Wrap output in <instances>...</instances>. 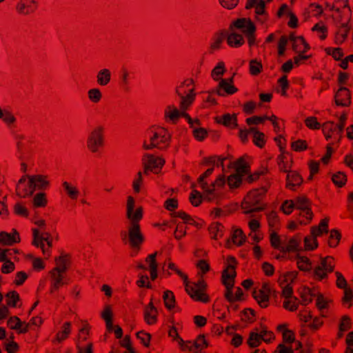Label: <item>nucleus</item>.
<instances>
[{
  "mask_svg": "<svg viewBox=\"0 0 353 353\" xmlns=\"http://www.w3.org/2000/svg\"><path fill=\"white\" fill-rule=\"evenodd\" d=\"M135 201L133 196H128L126 203V218L130 220L128 231L121 230L119 233L122 242L129 245L132 249L140 250L145 237L141 232L140 221L143 217V208L139 206L134 212Z\"/></svg>",
  "mask_w": 353,
  "mask_h": 353,
  "instance_id": "nucleus-1",
  "label": "nucleus"
},
{
  "mask_svg": "<svg viewBox=\"0 0 353 353\" xmlns=\"http://www.w3.org/2000/svg\"><path fill=\"white\" fill-rule=\"evenodd\" d=\"M227 261L230 264L222 271L221 282L225 287V298L230 303H234L236 301H241L243 295L242 289L240 287L236 288L235 296L232 294V288L235 283V278L236 276V268L238 262L233 256H228Z\"/></svg>",
  "mask_w": 353,
  "mask_h": 353,
  "instance_id": "nucleus-2",
  "label": "nucleus"
},
{
  "mask_svg": "<svg viewBox=\"0 0 353 353\" xmlns=\"http://www.w3.org/2000/svg\"><path fill=\"white\" fill-rule=\"evenodd\" d=\"M270 187V183L267 184L260 188H256L248 192L241 203V208L245 210V214L261 212L265 209L266 204H261L265 194Z\"/></svg>",
  "mask_w": 353,
  "mask_h": 353,
  "instance_id": "nucleus-3",
  "label": "nucleus"
},
{
  "mask_svg": "<svg viewBox=\"0 0 353 353\" xmlns=\"http://www.w3.org/2000/svg\"><path fill=\"white\" fill-rule=\"evenodd\" d=\"M233 27L242 30V32L245 34L248 39V43L250 47L254 45L256 27L250 18H239L236 19L230 24V29L232 30Z\"/></svg>",
  "mask_w": 353,
  "mask_h": 353,
  "instance_id": "nucleus-4",
  "label": "nucleus"
},
{
  "mask_svg": "<svg viewBox=\"0 0 353 353\" xmlns=\"http://www.w3.org/2000/svg\"><path fill=\"white\" fill-rule=\"evenodd\" d=\"M207 288L206 281L201 278L197 282L192 283V285H186V292L194 301L207 303L210 300L209 295L205 292Z\"/></svg>",
  "mask_w": 353,
  "mask_h": 353,
  "instance_id": "nucleus-5",
  "label": "nucleus"
},
{
  "mask_svg": "<svg viewBox=\"0 0 353 353\" xmlns=\"http://www.w3.org/2000/svg\"><path fill=\"white\" fill-rule=\"evenodd\" d=\"M105 128L103 125H97L90 132L86 145L92 153H97L105 145Z\"/></svg>",
  "mask_w": 353,
  "mask_h": 353,
  "instance_id": "nucleus-6",
  "label": "nucleus"
},
{
  "mask_svg": "<svg viewBox=\"0 0 353 353\" xmlns=\"http://www.w3.org/2000/svg\"><path fill=\"white\" fill-rule=\"evenodd\" d=\"M320 259V265L315 267L313 272L314 278L319 281L327 279L328 274L333 272L335 269V260L333 256H321Z\"/></svg>",
  "mask_w": 353,
  "mask_h": 353,
  "instance_id": "nucleus-7",
  "label": "nucleus"
},
{
  "mask_svg": "<svg viewBox=\"0 0 353 353\" xmlns=\"http://www.w3.org/2000/svg\"><path fill=\"white\" fill-rule=\"evenodd\" d=\"M163 134L154 132L153 136L150 138V143L147 144L145 142L143 144L144 150H148L157 148L159 150H165L170 145L171 135L168 133L165 128H161Z\"/></svg>",
  "mask_w": 353,
  "mask_h": 353,
  "instance_id": "nucleus-8",
  "label": "nucleus"
},
{
  "mask_svg": "<svg viewBox=\"0 0 353 353\" xmlns=\"http://www.w3.org/2000/svg\"><path fill=\"white\" fill-rule=\"evenodd\" d=\"M142 161L144 168L143 173L145 174H148V171L158 174L165 163L163 158L156 157L154 155L150 154H145Z\"/></svg>",
  "mask_w": 353,
  "mask_h": 353,
  "instance_id": "nucleus-9",
  "label": "nucleus"
},
{
  "mask_svg": "<svg viewBox=\"0 0 353 353\" xmlns=\"http://www.w3.org/2000/svg\"><path fill=\"white\" fill-rule=\"evenodd\" d=\"M245 157L243 156L237 159L234 162V168H235L236 173L232 174L229 176V182L234 179L235 183L234 186H240L243 181V176L245 175V165L246 164Z\"/></svg>",
  "mask_w": 353,
  "mask_h": 353,
  "instance_id": "nucleus-10",
  "label": "nucleus"
},
{
  "mask_svg": "<svg viewBox=\"0 0 353 353\" xmlns=\"http://www.w3.org/2000/svg\"><path fill=\"white\" fill-rule=\"evenodd\" d=\"M336 105L341 107H349L351 105V92L343 86H341L334 95Z\"/></svg>",
  "mask_w": 353,
  "mask_h": 353,
  "instance_id": "nucleus-11",
  "label": "nucleus"
},
{
  "mask_svg": "<svg viewBox=\"0 0 353 353\" xmlns=\"http://www.w3.org/2000/svg\"><path fill=\"white\" fill-rule=\"evenodd\" d=\"M70 258L71 256L69 254H65L62 252L59 256L55 257L54 262L56 267L52 268L50 271L58 273H65L71 264Z\"/></svg>",
  "mask_w": 353,
  "mask_h": 353,
  "instance_id": "nucleus-12",
  "label": "nucleus"
},
{
  "mask_svg": "<svg viewBox=\"0 0 353 353\" xmlns=\"http://www.w3.org/2000/svg\"><path fill=\"white\" fill-rule=\"evenodd\" d=\"M215 123L223 125L230 129H235L238 127V120L236 114H232L225 113L222 116H216L214 117Z\"/></svg>",
  "mask_w": 353,
  "mask_h": 353,
  "instance_id": "nucleus-13",
  "label": "nucleus"
},
{
  "mask_svg": "<svg viewBox=\"0 0 353 353\" xmlns=\"http://www.w3.org/2000/svg\"><path fill=\"white\" fill-rule=\"evenodd\" d=\"M49 274L50 276L51 281L50 294H54L55 292H57L60 288L68 284V280L64 279L63 276V273H58L50 271Z\"/></svg>",
  "mask_w": 353,
  "mask_h": 353,
  "instance_id": "nucleus-14",
  "label": "nucleus"
},
{
  "mask_svg": "<svg viewBox=\"0 0 353 353\" xmlns=\"http://www.w3.org/2000/svg\"><path fill=\"white\" fill-rule=\"evenodd\" d=\"M30 186H32L33 190H46L50 185V181L48 180V176L43 174H34L28 176Z\"/></svg>",
  "mask_w": 353,
  "mask_h": 353,
  "instance_id": "nucleus-15",
  "label": "nucleus"
},
{
  "mask_svg": "<svg viewBox=\"0 0 353 353\" xmlns=\"http://www.w3.org/2000/svg\"><path fill=\"white\" fill-rule=\"evenodd\" d=\"M285 188L292 191L296 190V187H299L303 182L301 175L296 170L287 172Z\"/></svg>",
  "mask_w": 353,
  "mask_h": 353,
  "instance_id": "nucleus-16",
  "label": "nucleus"
},
{
  "mask_svg": "<svg viewBox=\"0 0 353 353\" xmlns=\"http://www.w3.org/2000/svg\"><path fill=\"white\" fill-rule=\"evenodd\" d=\"M20 241L21 238L19 233L15 228L12 229V233H8L5 231L0 232V243L3 245L10 246Z\"/></svg>",
  "mask_w": 353,
  "mask_h": 353,
  "instance_id": "nucleus-17",
  "label": "nucleus"
},
{
  "mask_svg": "<svg viewBox=\"0 0 353 353\" xmlns=\"http://www.w3.org/2000/svg\"><path fill=\"white\" fill-rule=\"evenodd\" d=\"M293 164L292 155L289 152L281 153L278 157V165L281 172H287L290 170Z\"/></svg>",
  "mask_w": 353,
  "mask_h": 353,
  "instance_id": "nucleus-18",
  "label": "nucleus"
},
{
  "mask_svg": "<svg viewBox=\"0 0 353 353\" xmlns=\"http://www.w3.org/2000/svg\"><path fill=\"white\" fill-rule=\"evenodd\" d=\"M176 93L181 97L180 109L181 111L186 110L193 103L195 99L196 93L194 89L190 90L189 93L186 96H183L179 88L176 89Z\"/></svg>",
  "mask_w": 353,
  "mask_h": 353,
  "instance_id": "nucleus-19",
  "label": "nucleus"
},
{
  "mask_svg": "<svg viewBox=\"0 0 353 353\" xmlns=\"http://www.w3.org/2000/svg\"><path fill=\"white\" fill-rule=\"evenodd\" d=\"M16 9L19 14H28L37 9L36 2L34 0H21Z\"/></svg>",
  "mask_w": 353,
  "mask_h": 353,
  "instance_id": "nucleus-20",
  "label": "nucleus"
},
{
  "mask_svg": "<svg viewBox=\"0 0 353 353\" xmlns=\"http://www.w3.org/2000/svg\"><path fill=\"white\" fill-rule=\"evenodd\" d=\"M252 8H255V14L256 15L267 14L265 2L264 0H248L245 8L250 10Z\"/></svg>",
  "mask_w": 353,
  "mask_h": 353,
  "instance_id": "nucleus-21",
  "label": "nucleus"
},
{
  "mask_svg": "<svg viewBox=\"0 0 353 353\" xmlns=\"http://www.w3.org/2000/svg\"><path fill=\"white\" fill-rule=\"evenodd\" d=\"M252 294L261 307L266 308L268 307L270 300L269 294L265 293L263 290H259L258 294L256 290H254Z\"/></svg>",
  "mask_w": 353,
  "mask_h": 353,
  "instance_id": "nucleus-22",
  "label": "nucleus"
},
{
  "mask_svg": "<svg viewBox=\"0 0 353 353\" xmlns=\"http://www.w3.org/2000/svg\"><path fill=\"white\" fill-rule=\"evenodd\" d=\"M157 252H155L147 256L145 261L149 263L150 271V279L152 281H154L158 276V263L156 260Z\"/></svg>",
  "mask_w": 353,
  "mask_h": 353,
  "instance_id": "nucleus-23",
  "label": "nucleus"
},
{
  "mask_svg": "<svg viewBox=\"0 0 353 353\" xmlns=\"http://www.w3.org/2000/svg\"><path fill=\"white\" fill-rule=\"evenodd\" d=\"M227 43L230 47L239 48L244 44L245 40L241 34L232 32L230 34H227Z\"/></svg>",
  "mask_w": 353,
  "mask_h": 353,
  "instance_id": "nucleus-24",
  "label": "nucleus"
},
{
  "mask_svg": "<svg viewBox=\"0 0 353 353\" xmlns=\"http://www.w3.org/2000/svg\"><path fill=\"white\" fill-rule=\"evenodd\" d=\"M297 259V268L303 272H310L312 270V261L305 256H301L299 253L296 255Z\"/></svg>",
  "mask_w": 353,
  "mask_h": 353,
  "instance_id": "nucleus-25",
  "label": "nucleus"
},
{
  "mask_svg": "<svg viewBox=\"0 0 353 353\" xmlns=\"http://www.w3.org/2000/svg\"><path fill=\"white\" fill-rule=\"evenodd\" d=\"M61 329V331H59L57 333L56 337L54 339V341L58 343L63 342L69 336L71 332V323L70 321L65 322L63 324Z\"/></svg>",
  "mask_w": 353,
  "mask_h": 353,
  "instance_id": "nucleus-26",
  "label": "nucleus"
},
{
  "mask_svg": "<svg viewBox=\"0 0 353 353\" xmlns=\"http://www.w3.org/2000/svg\"><path fill=\"white\" fill-rule=\"evenodd\" d=\"M111 80V72L109 69L104 68L99 70L97 74V83L101 86L107 85Z\"/></svg>",
  "mask_w": 353,
  "mask_h": 353,
  "instance_id": "nucleus-27",
  "label": "nucleus"
},
{
  "mask_svg": "<svg viewBox=\"0 0 353 353\" xmlns=\"http://www.w3.org/2000/svg\"><path fill=\"white\" fill-rule=\"evenodd\" d=\"M232 229L233 233L231 236V239L233 243L239 247L243 245L246 241L247 239L243 231L240 228L234 229V227L232 228Z\"/></svg>",
  "mask_w": 353,
  "mask_h": 353,
  "instance_id": "nucleus-28",
  "label": "nucleus"
},
{
  "mask_svg": "<svg viewBox=\"0 0 353 353\" xmlns=\"http://www.w3.org/2000/svg\"><path fill=\"white\" fill-rule=\"evenodd\" d=\"M299 241H300V239H299V236L295 235L294 236L292 237L289 240L288 244L287 246L281 247V252L285 253V252L300 251L301 249L299 248Z\"/></svg>",
  "mask_w": 353,
  "mask_h": 353,
  "instance_id": "nucleus-29",
  "label": "nucleus"
},
{
  "mask_svg": "<svg viewBox=\"0 0 353 353\" xmlns=\"http://www.w3.org/2000/svg\"><path fill=\"white\" fill-rule=\"evenodd\" d=\"M341 233L337 229H332L330 231V236L327 241V244L330 248H336L341 239Z\"/></svg>",
  "mask_w": 353,
  "mask_h": 353,
  "instance_id": "nucleus-30",
  "label": "nucleus"
},
{
  "mask_svg": "<svg viewBox=\"0 0 353 353\" xmlns=\"http://www.w3.org/2000/svg\"><path fill=\"white\" fill-rule=\"evenodd\" d=\"M223 228L224 226L219 222L211 223L208 227V231L212 235L211 238L216 240L218 234H219L220 237H222L223 235Z\"/></svg>",
  "mask_w": 353,
  "mask_h": 353,
  "instance_id": "nucleus-31",
  "label": "nucleus"
},
{
  "mask_svg": "<svg viewBox=\"0 0 353 353\" xmlns=\"http://www.w3.org/2000/svg\"><path fill=\"white\" fill-rule=\"evenodd\" d=\"M62 186L68 195V196L72 199L76 200L79 195V191L78 190L76 186L72 185L71 183H68V181H64L62 183Z\"/></svg>",
  "mask_w": 353,
  "mask_h": 353,
  "instance_id": "nucleus-32",
  "label": "nucleus"
},
{
  "mask_svg": "<svg viewBox=\"0 0 353 353\" xmlns=\"http://www.w3.org/2000/svg\"><path fill=\"white\" fill-rule=\"evenodd\" d=\"M269 170L268 167H261L260 170L254 172L253 173H250L246 178H245V181L248 183H252L256 181H258L261 176H263L268 174Z\"/></svg>",
  "mask_w": 353,
  "mask_h": 353,
  "instance_id": "nucleus-33",
  "label": "nucleus"
},
{
  "mask_svg": "<svg viewBox=\"0 0 353 353\" xmlns=\"http://www.w3.org/2000/svg\"><path fill=\"white\" fill-rule=\"evenodd\" d=\"M163 299L165 307L168 310H172L175 307V296L174 293L170 290H166L163 292Z\"/></svg>",
  "mask_w": 353,
  "mask_h": 353,
  "instance_id": "nucleus-34",
  "label": "nucleus"
},
{
  "mask_svg": "<svg viewBox=\"0 0 353 353\" xmlns=\"http://www.w3.org/2000/svg\"><path fill=\"white\" fill-rule=\"evenodd\" d=\"M347 181V175L343 172L339 171L332 176V181L338 188L343 187Z\"/></svg>",
  "mask_w": 353,
  "mask_h": 353,
  "instance_id": "nucleus-35",
  "label": "nucleus"
},
{
  "mask_svg": "<svg viewBox=\"0 0 353 353\" xmlns=\"http://www.w3.org/2000/svg\"><path fill=\"white\" fill-rule=\"evenodd\" d=\"M294 202L295 204V208L301 211L307 208L311 207L312 204L310 200L305 195L296 197Z\"/></svg>",
  "mask_w": 353,
  "mask_h": 353,
  "instance_id": "nucleus-36",
  "label": "nucleus"
},
{
  "mask_svg": "<svg viewBox=\"0 0 353 353\" xmlns=\"http://www.w3.org/2000/svg\"><path fill=\"white\" fill-rule=\"evenodd\" d=\"M227 36V31L223 30L219 32H216L214 35V41L211 43L210 49L212 50H216L221 48V46L225 37Z\"/></svg>",
  "mask_w": 353,
  "mask_h": 353,
  "instance_id": "nucleus-37",
  "label": "nucleus"
},
{
  "mask_svg": "<svg viewBox=\"0 0 353 353\" xmlns=\"http://www.w3.org/2000/svg\"><path fill=\"white\" fill-rule=\"evenodd\" d=\"M351 21V17H350L347 21L344 23H341L340 25L336 24L337 29H340V32L342 34V39L341 42H345L348 37V34L351 30V26L350 24Z\"/></svg>",
  "mask_w": 353,
  "mask_h": 353,
  "instance_id": "nucleus-38",
  "label": "nucleus"
},
{
  "mask_svg": "<svg viewBox=\"0 0 353 353\" xmlns=\"http://www.w3.org/2000/svg\"><path fill=\"white\" fill-rule=\"evenodd\" d=\"M6 304L9 307H15L17 303L20 301V296L19 293L15 290L8 292L6 294Z\"/></svg>",
  "mask_w": 353,
  "mask_h": 353,
  "instance_id": "nucleus-39",
  "label": "nucleus"
},
{
  "mask_svg": "<svg viewBox=\"0 0 353 353\" xmlns=\"http://www.w3.org/2000/svg\"><path fill=\"white\" fill-rule=\"evenodd\" d=\"M322 131L326 140L332 137V133L336 131V125L334 121H326L321 125Z\"/></svg>",
  "mask_w": 353,
  "mask_h": 353,
  "instance_id": "nucleus-40",
  "label": "nucleus"
},
{
  "mask_svg": "<svg viewBox=\"0 0 353 353\" xmlns=\"http://www.w3.org/2000/svg\"><path fill=\"white\" fill-rule=\"evenodd\" d=\"M219 88H222L225 94H233L238 91V89L233 85L228 82L226 79H221L219 81Z\"/></svg>",
  "mask_w": 353,
  "mask_h": 353,
  "instance_id": "nucleus-41",
  "label": "nucleus"
},
{
  "mask_svg": "<svg viewBox=\"0 0 353 353\" xmlns=\"http://www.w3.org/2000/svg\"><path fill=\"white\" fill-rule=\"evenodd\" d=\"M48 204L46 194L41 192L35 194L33 199V205L34 208H44Z\"/></svg>",
  "mask_w": 353,
  "mask_h": 353,
  "instance_id": "nucleus-42",
  "label": "nucleus"
},
{
  "mask_svg": "<svg viewBox=\"0 0 353 353\" xmlns=\"http://www.w3.org/2000/svg\"><path fill=\"white\" fill-rule=\"evenodd\" d=\"M310 295H311V288L307 286H303L300 290L301 299L300 303L302 305H307L312 301V299L309 297Z\"/></svg>",
  "mask_w": 353,
  "mask_h": 353,
  "instance_id": "nucleus-43",
  "label": "nucleus"
},
{
  "mask_svg": "<svg viewBox=\"0 0 353 353\" xmlns=\"http://www.w3.org/2000/svg\"><path fill=\"white\" fill-rule=\"evenodd\" d=\"M32 236H33V240L32 242V244L37 247L40 248L42 250V252L43 254H45V245L43 243V241L41 239V234H39V230L37 228H33L32 229Z\"/></svg>",
  "mask_w": 353,
  "mask_h": 353,
  "instance_id": "nucleus-44",
  "label": "nucleus"
},
{
  "mask_svg": "<svg viewBox=\"0 0 353 353\" xmlns=\"http://www.w3.org/2000/svg\"><path fill=\"white\" fill-rule=\"evenodd\" d=\"M209 346L208 341L205 339L204 334H201L196 336L195 340L193 341L192 347L196 349H200V352L202 350L207 348Z\"/></svg>",
  "mask_w": 353,
  "mask_h": 353,
  "instance_id": "nucleus-45",
  "label": "nucleus"
},
{
  "mask_svg": "<svg viewBox=\"0 0 353 353\" xmlns=\"http://www.w3.org/2000/svg\"><path fill=\"white\" fill-rule=\"evenodd\" d=\"M167 109L170 110L171 111L169 112L165 111V117H168L170 120L172 121L173 123L176 124L179 118L181 117V112H180L174 105H169L168 106Z\"/></svg>",
  "mask_w": 353,
  "mask_h": 353,
  "instance_id": "nucleus-46",
  "label": "nucleus"
},
{
  "mask_svg": "<svg viewBox=\"0 0 353 353\" xmlns=\"http://www.w3.org/2000/svg\"><path fill=\"white\" fill-rule=\"evenodd\" d=\"M225 63L223 61H220L214 68L211 72V76L214 80L218 81L220 79V76H222L225 72Z\"/></svg>",
  "mask_w": 353,
  "mask_h": 353,
  "instance_id": "nucleus-47",
  "label": "nucleus"
},
{
  "mask_svg": "<svg viewBox=\"0 0 353 353\" xmlns=\"http://www.w3.org/2000/svg\"><path fill=\"white\" fill-rule=\"evenodd\" d=\"M325 51L327 55H331L335 61H340L344 56L343 49L341 48H326Z\"/></svg>",
  "mask_w": 353,
  "mask_h": 353,
  "instance_id": "nucleus-48",
  "label": "nucleus"
},
{
  "mask_svg": "<svg viewBox=\"0 0 353 353\" xmlns=\"http://www.w3.org/2000/svg\"><path fill=\"white\" fill-rule=\"evenodd\" d=\"M267 219L270 229L276 228L279 225L280 221L276 212L272 210L267 214Z\"/></svg>",
  "mask_w": 353,
  "mask_h": 353,
  "instance_id": "nucleus-49",
  "label": "nucleus"
},
{
  "mask_svg": "<svg viewBox=\"0 0 353 353\" xmlns=\"http://www.w3.org/2000/svg\"><path fill=\"white\" fill-rule=\"evenodd\" d=\"M263 70V65L261 61L256 59H252L250 61V73L252 75L256 76L259 74Z\"/></svg>",
  "mask_w": 353,
  "mask_h": 353,
  "instance_id": "nucleus-50",
  "label": "nucleus"
},
{
  "mask_svg": "<svg viewBox=\"0 0 353 353\" xmlns=\"http://www.w3.org/2000/svg\"><path fill=\"white\" fill-rule=\"evenodd\" d=\"M190 202L194 207H198L202 203L203 198L200 192L196 190H193L190 193L189 197Z\"/></svg>",
  "mask_w": 353,
  "mask_h": 353,
  "instance_id": "nucleus-51",
  "label": "nucleus"
},
{
  "mask_svg": "<svg viewBox=\"0 0 353 353\" xmlns=\"http://www.w3.org/2000/svg\"><path fill=\"white\" fill-rule=\"evenodd\" d=\"M298 276V272L296 271H290L287 272L283 274V279L281 280L279 279L278 282L280 286H283L285 283H287L288 281H290V283H292L296 279Z\"/></svg>",
  "mask_w": 353,
  "mask_h": 353,
  "instance_id": "nucleus-52",
  "label": "nucleus"
},
{
  "mask_svg": "<svg viewBox=\"0 0 353 353\" xmlns=\"http://www.w3.org/2000/svg\"><path fill=\"white\" fill-rule=\"evenodd\" d=\"M34 192L32 186H30L29 183L28 187L21 188L19 185H17L16 188V194L21 198H26L27 196H32Z\"/></svg>",
  "mask_w": 353,
  "mask_h": 353,
  "instance_id": "nucleus-53",
  "label": "nucleus"
},
{
  "mask_svg": "<svg viewBox=\"0 0 353 353\" xmlns=\"http://www.w3.org/2000/svg\"><path fill=\"white\" fill-rule=\"evenodd\" d=\"M136 336L137 339L141 341L143 346L148 347L150 345L152 335L150 333L145 332L143 330L137 332Z\"/></svg>",
  "mask_w": 353,
  "mask_h": 353,
  "instance_id": "nucleus-54",
  "label": "nucleus"
},
{
  "mask_svg": "<svg viewBox=\"0 0 353 353\" xmlns=\"http://www.w3.org/2000/svg\"><path fill=\"white\" fill-rule=\"evenodd\" d=\"M291 148L295 152H303L308 148V145L305 140L298 139L291 143Z\"/></svg>",
  "mask_w": 353,
  "mask_h": 353,
  "instance_id": "nucleus-55",
  "label": "nucleus"
},
{
  "mask_svg": "<svg viewBox=\"0 0 353 353\" xmlns=\"http://www.w3.org/2000/svg\"><path fill=\"white\" fill-rule=\"evenodd\" d=\"M88 99L94 103L99 102L102 98L101 92L99 88H92L88 92Z\"/></svg>",
  "mask_w": 353,
  "mask_h": 353,
  "instance_id": "nucleus-56",
  "label": "nucleus"
},
{
  "mask_svg": "<svg viewBox=\"0 0 353 353\" xmlns=\"http://www.w3.org/2000/svg\"><path fill=\"white\" fill-rule=\"evenodd\" d=\"M208 130L204 128H194L192 131L194 138L199 141H203L208 137Z\"/></svg>",
  "mask_w": 353,
  "mask_h": 353,
  "instance_id": "nucleus-57",
  "label": "nucleus"
},
{
  "mask_svg": "<svg viewBox=\"0 0 353 353\" xmlns=\"http://www.w3.org/2000/svg\"><path fill=\"white\" fill-rule=\"evenodd\" d=\"M270 241L271 246L281 251V238L276 231H272L270 234Z\"/></svg>",
  "mask_w": 353,
  "mask_h": 353,
  "instance_id": "nucleus-58",
  "label": "nucleus"
},
{
  "mask_svg": "<svg viewBox=\"0 0 353 353\" xmlns=\"http://www.w3.org/2000/svg\"><path fill=\"white\" fill-rule=\"evenodd\" d=\"M311 238L308 236L304 238V250L305 251H312L316 250L319 246V243L317 239H312V243H311Z\"/></svg>",
  "mask_w": 353,
  "mask_h": 353,
  "instance_id": "nucleus-59",
  "label": "nucleus"
},
{
  "mask_svg": "<svg viewBox=\"0 0 353 353\" xmlns=\"http://www.w3.org/2000/svg\"><path fill=\"white\" fill-rule=\"evenodd\" d=\"M22 324L21 319L17 316H11L7 321V325L11 330H17L21 327Z\"/></svg>",
  "mask_w": 353,
  "mask_h": 353,
  "instance_id": "nucleus-60",
  "label": "nucleus"
},
{
  "mask_svg": "<svg viewBox=\"0 0 353 353\" xmlns=\"http://www.w3.org/2000/svg\"><path fill=\"white\" fill-rule=\"evenodd\" d=\"M305 125L312 130H319L321 128V125L317 121V118L316 117H309L305 119Z\"/></svg>",
  "mask_w": 353,
  "mask_h": 353,
  "instance_id": "nucleus-61",
  "label": "nucleus"
},
{
  "mask_svg": "<svg viewBox=\"0 0 353 353\" xmlns=\"http://www.w3.org/2000/svg\"><path fill=\"white\" fill-rule=\"evenodd\" d=\"M265 138V134L262 132H259L256 135H253V143L259 148H264L266 143Z\"/></svg>",
  "mask_w": 353,
  "mask_h": 353,
  "instance_id": "nucleus-62",
  "label": "nucleus"
},
{
  "mask_svg": "<svg viewBox=\"0 0 353 353\" xmlns=\"http://www.w3.org/2000/svg\"><path fill=\"white\" fill-rule=\"evenodd\" d=\"M294 208H295V204L293 200H285L281 206V210L287 215L290 214Z\"/></svg>",
  "mask_w": 353,
  "mask_h": 353,
  "instance_id": "nucleus-63",
  "label": "nucleus"
},
{
  "mask_svg": "<svg viewBox=\"0 0 353 353\" xmlns=\"http://www.w3.org/2000/svg\"><path fill=\"white\" fill-rule=\"evenodd\" d=\"M343 303H349V307L353 305V290L350 288L344 289V296L342 298Z\"/></svg>",
  "mask_w": 353,
  "mask_h": 353,
  "instance_id": "nucleus-64",
  "label": "nucleus"
}]
</instances>
